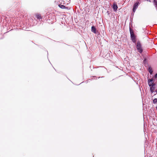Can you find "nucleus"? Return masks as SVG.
<instances>
[{"label": "nucleus", "instance_id": "5", "mask_svg": "<svg viewBox=\"0 0 157 157\" xmlns=\"http://www.w3.org/2000/svg\"><path fill=\"white\" fill-rule=\"evenodd\" d=\"M153 85H152L151 86H150V90L151 91V93H153L154 92V91L155 89V84H153Z\"/></svg>", "mask_w": 157, "mask_h": 157}, {"label": "nucleus", "instance_id": "6", "mask_svg": "<svg viewBox=\"0 0 157 157\" xmlns=\"http://www.w3.org/2000/svg\"><path fill=\"white\" fill-rule=\"evenodd\" d=\"M91 31L92 32L94 33H96V29L94 26H93L92 27Z\"/></svg>", "mask_w": 157, "mask_h": 157}, {"label": "nucleus", "instance_id": "8", "mask_svg": "<svg viewBox=\"0 0 157 157\" xmlns=\"http://www.w3.org/2000/svg\"><path fill=\"white\" fill-rule=\"evenodd\" d=\"M113 8L115 11H116L117 9V6L116 4H114L113 6Z\"/></svg>", "mask_w": 157, "mask_h": 157}, {"label": "nucleus", "instance_id": "2", "mask_svg": "<svg viewBox=\"0 0 157 157\" xmlns=\"http://www.w3.org/2000/svg\"><path fill=\"white\" fill-rule=\"evenodd\" d=\"M136 48L137 50L140 53H141L143 51L141 47V45L139 41H138L136 44Z\"/></svg>", "mask_w": 157, "mask_h": 157}, {"label": "nucleus", "instance_id": "14", "mask_svg": "<svg viewBox=\"0 0 157 157\" xmlns=\"http://www.w3.org/2000/svg\"><path fill=\"white\" fill-rule=\"evenodd\" d=\"M155 91L156 92V93H157V90H156Z\"/></svg>", "mask_w": 157, "mask_h": 157}, {"label": "nucleus", "instance_id": "3", "mask_svg": "<svg viewBox=\"0 0 157 157\" xmlns=\"http://www.w3.org/2000/svg\"><path fill=\"white\" fill-rule=\"evenodd\" d=\"M140 4V3L139 2H137L133 6V11L134 12L136 11V9L137 8L138 5Z\"/></svg>", "mask_w": 157, "mask_h": 157}, {"label": "nucleus", "instance_id": "7", "mask_svg": "<svg viewBox=\"0 0 157 157\" xmlns=\"http://www.w3.org/2000/svg\"><path fill=\"white\" fill-rule=\"evenodd\" d=\"M36 17L37 19H40L42 18L41 15L39 13H37L36 14Z\"/></svg>", "mask_w": 157, "mask_h": 157}, {"label": "nucleus", "instance_id": "12", "mask_svg": "<svg viewBox=\"0 0 157 157\" xmlns=\"http://www.w3.org/2000/svg\"><path fill=\"white\" fill-rule=\"evenodd\" d=\"M153 101L154 103H156L157 102V98L154 99Z\"/></svg>", "mask_w": 157, "mask_h": 157}, {"label": "nucleus", "instance_id": "4", "mask_svg": "<svg viewBox=\"0 0 157 157\" xmlns=\"http://www.w3.org/2000/svg\"><path fill=\"white\" fill-rule=\"evenodd\" d=\"M148 84L149 86L153 85V84H155L153 82V79L151 78L148 80Z\"/></svg>", "mask_w": 157, "mask_h": 157}, {"label": "nucleus", "instance_id": "11", "mask_svg": "<svg viewBox=\"0 0 157 157\" xmlns=\"http://www.w3.org/2000/svg\"><path fill=\"white\" fill-rule=\"evenodd\" d=\"M148 70H149V73L151 74L152 73V70L151 68L150 67H149Z\"/></svg>", "mask_w": 157, "mask_h": 157}, {"label": "nucleus", "instance_id": "1", "mask_svg": "<svg viewBox=\"0 0 157 157\" xmlns=\"http://www.w3.org/2000/svg\"><path fill=\"white\" fill-rule=\"evenodd\" d=\"M130 36L131 40L133 43H136V36L133 32L132 30L130 28Z\"/></svg>", "mask_w": 157, "mask_h": 157}, {"label": "nucleus", "instance_id": "13", "mask_svg": "<svg viewBox=\"0 0 157 157\" xmlns=\"http://www.w3.org/2000/svg\"><path fill=\"white\" fill-rule=\"evenodd\" d=\"M155 78H156L157 77V73L155 75Z\"/></svg>", "mask_w": 157, "mask_h": 157}, {"label": "nucleus", "instance_id": "9", "mask_svg": "<svg viewBox=\"0 0 157 157\" xmlns=\"http://www.w3.org/2000/svg\"><path fill=\"white\" fill-rule=\"evenodd\" d=\"M59 7L62 9H64L65 7V6L63 5H59Z\"/></svg>", "mask_w": 157, "mask_h": 157}, {"label": "nucleus", "instance_id": "10", "mask_svg": "<svg viewBox=\"0 0 157 157\" xmlns=\"http://www.w3.org/2000/svg\"><path fill=\"white\" fill-rule=\"evenodd\" d=\"M154 4L156 7L157 6V1L156 0H154Z\"/></svg>", "mask_w": 157, "mask_h": 157}]
</instances>
